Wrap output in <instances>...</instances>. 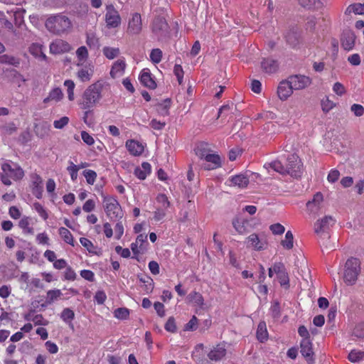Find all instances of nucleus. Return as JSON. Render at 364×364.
Returning a JSON list of instances; mask_svg holds the SVG:
<instances>
[{"mask_svg":"<svg viewBox=\"0 0 364 364\" xmlns=\"http://www.w3.org/2000/svg\"><path fill=\"white\" fill-rule=\"evenodd\" d=\"M102 86L100 83H94L90 85L84 92L82 101L80 104L83 109H88L93 107L101 99Z\"/></svg>","mask_w":364,"mask_h":364,"instance_id":"obj_1","label":"nucleus"},{"mask_svg":"<svg viewBox=\"0 0 364 364\" xmlns=\"http://www.w3.org/2000/svg\"><path fill=\"white\" fill-rule=\"evenodd\" d=\"M70 20L65 16L57 15L48 18L46 21L47 29L55 34H61L71 28Z\"/></svg>","mask_w":364,"mask_h":364,"instance_id":"obj_2","label":"nucleus"},{"mask_svg":"<svg viewBox=\"0 0 364 364\" xmlns=\"http://www.w3.org/2000/svg\"><path fill=\"white\" fill-rule=\"evenodd\" d=\"M360 272V262L355 257L349 258L344 268L343 280L348 285H353L358 279V276Z\"/></svg>","mask_w":364,"mask_h":364,"instance_id":"obj_3","label":"nucleus"},{"mask_svg":"<svg viewBox=\"0 0 364 364\" xmlns=\"http://www.w3.org/2000/svg\"><path fill=\"white\" fill-rule=\"evenodd\" d=\"M104 208L111 220H118L123 217V212L117 200L112 197L104 196Z\"/></svg>","mask_w":364,"mask_h":364,"instance_id":"obj_4","label":"nucleus"},{"mask_svg":"<svg viewBox=\"0 0 364 364\" xmlns=\"http://www.w3.org/2000/svg\"><path fill=\"white\" fill-rule=\"evenodd\" d=\"M287 164L284 166L286 169L285 175H290L291 176L299 178L301 176L303 173V164L296 154H291L287 159Z\"/></svg>","mask_w":364,"mask_h":364,"instance_id":"obj_5","label":"nucleus"},{"mask_svg":"<svg viewBox=\"0 0 364 364\" xmlns=\"http://www.w3.org/2000/svg\"><path fill=\"white\" fill-rule=\"evenodd\" d=\"M151 31L158 41L166 40L169 34V26L165 18L162 16L156 17L151 24Z\"/></svg>","mask_w":364,"mask_h":364,"instance_id":"obj_6","label":"nucleus"},{"mask_svg":"<svg viewBox=\"0 0 364 364\" xmlns=\"http://www.w3.org/2000/svg\"><path fill=\"white\" fill-rule=\"evenodd\" d=\"M1 169L2 173L15 181L21 179L24 176L23 169L16 164L11 165L9 163H4L1 165Z\"/></svg>","mask_w":364,"mask_h":364,"instance_id":"obj_7","label":"nucleus"},{"mask_svg":"<svg viewBox=\"0 0 364 364\" xmlns=\"http://www.w3.org/2000/svg\"><path fill=\"white\" fill-rule=\"evenodd\" d=\"M301 353L308 364H314L315 362V353L313 350L311 340H301L300 342Z\"/></svg>","mask_w":364,"mask_h":364,"instance_id":"obj_8","label":"nucleus"},{"mask_svg":"<svg viewBox=\"0 0 364 364\" xmlns=\"http://www.w3.org/2000/svg\"><path fill=\"white\" fill-rule=\"evenodd\" d=\"M356 36L350 29H345L341 36V44L345 50H352L355 43Z\"/></svg>","mask_w":364,"mask_h":364,"instance_id":"obj_9","label":"nucleus"},{"mask_svg":"<svg viewBox=\"0 0 364 364\" xmlns=\"http://www.w3.org/2000/svg\"><path fill=\"white\" fill-rule=\"evenodd\" d=\"M288 80L293 90H295L304 89L311 83L310 77L301 75H291L289 77Z\"/></svg>","mask_w":364,"mask_h":364,"instance_id":"obj_10","label":"nucleus"},{"mask_svg":"<svg viewBox=\"0 0 364 364\" xmlns=\"http://www.w3.org/2000/svg\"><path fill=\"white\" fill-rule=\"evenodd\" d=\"M107 14L105 16V21L107 26L109 28H116L121 23V18L118 11L114 9L113 5L107 6Z\"/></svg>","mask_w":364,"mask_h":364,"instance_id":"obj_11","label":"nucleus"},{"mask_svg":"<svg viewBox=\"0 0 364 364\" xmlns=\"http://www.w3.org/2000/svg\"><path fill=\"white\" fill-rule=\"evenodd\" d=\"M334 223L335 220L331 216H325L321 220H318L315 223L314 231L316 234L326 232Z\"/></svg>","mask_w":364,"mask_h":364,"instance_id":"obj_12","label":"nucleus"},{"mask_svg":"<svg viewBox=\"0 0 364 364\" xmlns=\"http://www.w3.org/2000/svg\"><path fill=\"white\" fill-rule=\"evenodd\" d=\"M142 28L141 15L138 13L133 14L129 20L127 28V33L132 35L139 34Z\"/></svg>","mask_w":364,"mask_h":364,"instance_id":"obj_13","label":"nucleus"},{"mask_svg":"<svg viewBox=\"0 0 364 364\" xmlns=\"http://www.w3.org/2000/svg\"><path fill=\"white\" fill-rule=\"evenodd\" d=\"M301 31L296 26L289 28L285 35L287 43L291 47H296L300 42Z\"/></svg>","mask_w":364,"mask_h":364,"instance_id":"obj_14","label":"nucleus"},{"mask_svg":"<svg viewBox=\"0 0 364 364\" xmlns=\"http://www.w3.org/2000/svg\"><path fill=\"white\" fill-rule=\"evenodd\" d=\"M289 80H285L279 82L277 87V95L281 100H286L293 92L291 85L289 82Z\"/></svg>","mask_w":364,"mask_h":364,"instance_id":"obj_15","label":"nucleus"},{"mask_svg":"<svg viewBox=\"0 0 364 364\" xmlns=\"http://www.w3.org/2000/svg\"><path fill=\"white\" fill-rule=\"evenodd\" d=\"M71 46L63 40H56L50 45V51L53 54H61L70 51Z\"/></svg>","mask_w":364,"mask_h":364,"instance_id":"obj_16","label":"nucleus"},{"mask_svg":"<svg viewBox=\"0 0 364 364\" xmlns=\"http://www.w3.org/2000/svg\"><path fill=\"white\" fill-rule=\"evenodd\" d=\"M261 68L266 73H274L279 68V63L272 58H263L261 62Z\"/></svg>","mask_w":364,"mask_h":364,"instance_id":"obj_17","label":"nucleus"},{"mask_svg":"<svg viewBox=\"0 0 364 364\" xmlns=\"http://www.w3.org/2000/svg\"><path fill=\"white\" fill-rule=\"evenodd\" d=\"M204 159L208 163L203 165V168L206 170L215 169L221 165L220 158L218 154H209Z\"/></svg>","mask_w":364,"mask_h":364,"instance_id":"obj_18","label":"nucleus"},{"mask_svg":"<svg viewBox=\"0 0 364 364\" xmlns=\"http://www.w3.org/2000/svg\"><path fill=\"white\" fill-rule=\"evenodd\" d=\"M33 178V187H32V193L38 199H41L43 196V188L42 186V178L41 177L35 173L32 176Z\"/></svg>","mask_w":364,"mask_h":364,"instance_id":"obj_19","label":"nucleus"},{"mask_svg":"<svg viewBox=\"0 0 364 364\" xmlns=\"http://www.w3.org/2000/svg\"><path fill=\"white\" fill-rule=\"evenodd\" d=\"M323 201V195L321 192L316 193L311 200L306 203V208L311 213H316L320 208V205Z\"/></svg>","mask_w":364,"mask_h":364,"instance_id":"obj_20","label":"nucleus"},{"mask_svg":"<svg viewBox=\"0 0 364 364\" xmlns=\"http://www.w3.org/2000/svg\"><path fill=\"white\" fill-rule=\"evenodd\" d=\"M196 154L200 159H204L211 151L210 146L205 141H200L196 144L194 149Z\"/></svg>","mask_w":364,"mask_h":364,"instance_id":"obj_21","label":"nucleus"},{"mask_svg":"<svg viewBox=\"0 0 364 364\" xmlns=\"http://www.w3.org/2000/svg\"><path fill=\"white\" fill-rule=\"evenodd\" d=\"M139 80L144 87L151 90L155 89L157 86L154 79L151 77V74L149 72L144 71V70L140 75Z\"/></svg>","mask_w":364,"mask_h":364,"instance_id":"obj_22","label":"nucleus"},{"mask_svg":"<svg viewBox=\"0 0 364 364\" xmlns=\"http://www.w3.org/2000/svg\"><path fill=\"white\" fill-rule=\"evenodd\" d=\"M126 147L130 154L134 156H139L144 151V146L142 144L135 140H128L126 142Z\"/></svg>","mask_w":364,"mask_h":364,"instance_id":"obj_23","label":"nucleus"},{"mask_svg":"<svg viewBox=\"0 0 364 364\" xmlns=\"http://www.w3.org/2000/svg\"><path fill=\"white\" fill-rule=\"evenodd\" d=\"M151 166L148 162H143L141 167H136L134 169V175L140 180H144L147 175L151 173Z\"/></svg>","mask_w":364,"mask_h":364,"instance_id":"obj_24","label":"nucleus"},{"mask_svg":"<svg viewBox=\"0 0 364 364\" xmlns=\"http://www.w3.org/2000/svg\"><path fill=\"white\" fill-rule=\"evenodd\" d=\"M226 355V349L218 345L216 347H215L213 350L210 351V353L208 354V357L211 360L218 361L221 360L225 355Z\"/></svg>","mask_w":364,"mask_h":364,"instance_id":"obj_25","label":"nucleus"},{"mask_svg":"<svg viewBox=\"0 0 364 364\" xmlns=\"http://www.w3.org/2000/svg\"><path fill=\"white\" fill-rule=\"evenodd\" d=\"M247 240H248V242H250V246L257 251H260L266 248V243L262 242L256 233L250 235L247 237Z\"/></svg>","mask_w":364,"mask_h":364,"instance_id":"obj_26","label":"nucleus"},{"mask_svg":"<svg viewBox=\"0 0 364 364\" xmlns=\"http://www.w3.org/2000/svg\"><path fill=\"white\" fill-rule=\"evenodd\" d=\"M137 278L140 281V282L144 283V290L146 293H150L154 289V281L153 279L148 275L139 274H137Z\"/></svg>","mask_w":364,"mask_h":364,"instance_id":"obj_27","label":"nucleus"},{"mask_svg":"<svg viewBox=\"0 0 364 364\" xmlns=\"http://www.w3.org/2000/svg\"><path fill=\"white\" fill-rule=\"evenodd\" d=\"M264 168L267 170L272 168L274 171L278 172L282 175H285L286 169H284V166L279 160H275L270 163L264 164Z\"/></svg>","mask_w":364,"mask_h":364,"instance_id":"obj_28","label":"nucleus"},{"mask_svg":"<svg viewBox=\"0 0 364 364\" xmlns=\"http://www.w3.org/2000/svg\"><path fill=\"white\" fill-rule=\"evenodd\" d=\"M171 99L167 98L162 102L156 105V111L159 115L168 116L169 114V108L171 107Z\"/></svg>","mask_w":364,"mask_h":364,"instance_id":"obj_29","label":"nucleus"},{"mask_svg":"<svg viewBox=\"0 0 364 364\" xmlns=\"http://www.w3.org/2000/svg\"><path fill=\"white\" fill-rule=\"evenodd\" d=\"M257 338L261 343H264L268 338V333L267 331L266 323L264 321L259 322L257 326Z\"/></svg>","mask_w":364,"mask_h":364,"instance_id":"obj_30","label":"nucleus"},{"mask_svg":"<svg viewBox=\"0 0 364 364\" xmlns=\"http://www.w3.org/2000/svg\"><path fill=\"white\" fill-rule=\"evenodd\" d=\"M63 94L61 91V89L59 87H55L49 92L48 96L43 100V102L48 103L51 100L58 102L63 98Z\"/></svg>","mask_w":364,"mask_h":364,"instance_id":"obj_31","label":"nucleus"},{"mask_svg":"<svg viewBox=\"0 0 364 364\" xmlns=\"http://www.w3.org/2000/svg\"><path fill=\"white\" fill-rule=\"evenodd\" d=\"M230 181L240 188L246 187L249 183V178L244 175H236L230 178Z\"/></svg>","mask_w":364,"mask_h":364,"instance_id":"obj_32","label":"nucleus"},{"mask_svg":"<svg viewBox=\"0 0 364 364\" xmlns=\"http://www.w3.org/2000/svg\"><path fill=\"white\" fill-rule=\"evenodd\" d=\"M351 13L355 14H364V3L363 4H352L346 9L345 14L349 15Z\"/></svg>","mask_w":364,"mask_h":364,"instance_id":"obj_33","label":"nucleus"},{"mask_svg":"<svg viewBox=\"0 0 364 364\" xmlns=\"http://www.w3.org/2000/svg\"><path fill=\"white\" fill-rule=\"evenodd\" d=\"M232 225L235 230L240 234H245L247 232L246 227L247 221L241 220L238 218H235L232 220Z\"/></svg>","mask_w":364,"mask_h":364,"instance_id":"obj_34","label":"nucleus"},{"mask_svg":"<svg viewBox=\"0 0 364 364\" xmlns=\"http://www.w3.org/2000/svg\"><path fill=\"white\" fill-rule=\"evenodd\" d=\"M187 298L189 300V301L195 304L196 305L200 306V308H202L204 304L203 297L198 292L193 291L188 294Z\"/></svg>","mask_w":364,"mask_h":364,"instance_id":"obj_35","label":"nucleus"},{"mask_svg":"<svg viewBox=\"0 0 364 364\" xmlns=\"http://www.w3.org/2000/svg\"><path fill=\"white\" fill-rule=\"evenodd\" d=\"M59 234L66 243H68L72 246H74L73 237L71 232L67 228H63V227L60 228H59Z\"/></svg>","mask_w":364,"mask_h":364,"instance_id":"obj_36","label":"nucleus"},{"mask_svg":"<svg viewBox=\"0 0 364 364\" xmlns=\"http://www.w3.org/2000/svg\"><path fill=\"white\" fill-rule=\"evenodd\" d=\"M80 242L81 245L84 247H85L90 253L93 254V255H100V253H98L96 251L97 247L96 246H95L93 245V243L89 239L85 238V237H80Z\"/></svg>","mask_w":364,"mask_h":364,"instance_id":"obj_37","label":"nucleus"},{"mask_svg":"<svg viewBox=\"0 0 364 364\" xmlns=\"http://www.w3.org/2000/svg\"><path fill=\"white\" fill-rule=\"evenodd\" d=\"M126 67L124 61L118 60L116 61L110 70V75L112 77H115L118 73L122 72Z\"/></svg>","mask_w":364,"mask_h":364,"instance_id":"obj_38","label":"nucleus"},{"mask_svg":"<svg viewBox=\"0 0 364 364\" xmlns=\"http://www.w3.org/2000/svg\"><path fill=\"white\" fill-rule=\"evenodd\" d=\"M281 245L287 250H291L294 247V236L292 232L289 230L286 232L285 239L282 240Z\"/></svg>","mask_w":364,"mask_h":364,"instance_id":"obj_39","label":"nucleus"},{"mask_svg":"<svg viewBox=\"0 0 364 364\" xmlns=\"http://www.w3.org/2000/svg\"><path fill=\"white\" fill-rule=\"evenodd\" d=\"M18 226L23 230L25 234H33V228L29 227V218L23 217L21 219L18 223Z\"/></svg>","mask_w":364,"mask_h":364,"instance_id":"obj_40","label":"nucleus"},{"mask_svg":"<svg viewBox=\"0 0 364 364\" xmlns=\"http://www.w3.org/2000/svg\"><path fill=\"white\" fill-rule=\"evenodd\" d=\"M60 317L65 323L71 324L72 327L73 326L71 322L75 318V313L72 309L69 308L64 309Z\"/></svg>","mask_w":364,"mask_h":364,"instance_id":"obj_41","label":"nucleus"},{"mask_svg":"<svg viewBox=\"0 0 364 364\" xmlns=\"http://www.w3.org/2000/svg\"><path fill=\"white\" fill-rule=\"evenodd\" d=\"M277 278L281 285L285 289H289V277L287 270L277 275Z\"/></svg>","mask_w":364,"mask_h":364,"instance_id":"obj_42","label":"nucleus"},{"mask_svg":"<svg viewBox=\"0 0 364 364\" xmlns=\"http://www.w3.org/2000/svg\"><path fill=\"white\" fill-rule=\"evenodd\" d=\"M352 336L358 338H364V321L355 324L353 329Z\"/></svg>","mask_w":364,"mask_h":364,"instance_id":"obj_43","label":"nucleus"},{"mask_svg":"<svg viewBox=\"0 0 364 364\" xmlns=\"http://www.w3.org/2000/svg\"><path fill=\"white\" fill-rule=\"evenodd\" d=\"M348 358L352 363L359 362L364 358V351L353 350L348 354Z\"/></svg>","mask_w":364,"mask_h":364,"instance_id":"obj_44","label":"nucleus"},{"mask_svg":"<svg viewBox=\"0 0 364 364\" xmlns=\"http://www.w3.org/2000/svg\"><path fill=\"white\" fill-rule=\"evenodd\" d=\"M129 309L125 307L117 308L114 311V316L121 320L127 319L129 318Z\"/></svg>","mask_w":364,"mask_h":364,"instance_id":"obj_45","label":"nucleus"},{"mask_svg":"<svg viewBox=\"0 0 364 364\" xmlns=\"http://www.w3.org/2000/svg\"><path fill=\"white\" fill-rule=\"evenodd\" d=\"M61 295H62V293H61L60 290H59V289L49 290L47 292L46 303L48 304H50L55 300H56L58 297H60Z\"/></svg>","mask_w":364,"mask_h":364,"instance_id":"obj_46","label":"nucleus"},{"mask_svg":"<svg viewBox=\"0 0 364 364\" xmlns=\"http://www.w3.org/2000/svg\"><path fill=\"white\" fill-rule=\"evenodd\" d=\"M103 53L108 59H114L119 54V49L110 47H105L103 48Z\"/></svg>","mask_w":364,"mask_h":364,"instance_id":"obj_47","label":"nucleus"},{"mask_svg":"<svg viewBox=\"0 0 364 364\" xmlns=\"http://www.w3.org/2000/svg\"><path fill=\"white\" fill-rule=\"evenodd\" d=\"M151 60L154 63H159L162 58V51L159 48L152 49L150 53Z\"/></svg>","mask_w":364,"mask_h":364,"instance_id":"obj_48","label":"nucleus"},{"mask_svg":"<svg viewBox=\"0 0 364 364\" xmlns=\"http://www.w3.org/2000/svg\"><path fill=\"white\" fill-rule=\"evenodd\" d=\"M83 176L86 178L88 184L92 185L97 178V173L92 170H85L82 172Z\"/></svg>","mask_w":364,"mask_h":364,"instance_id":"obj_49","label":"nucleus"},{"mask_svg":"<svg viewBox=\"0 0 364 364\" xmlns=\"http://www.w3.org/2000/svg\"><path fill=\"white\" fill-rule=\"evenodd\" d=\"M25 12V10H20L15 11L14 14V23L18 27H21L22 24L24 23L23 20V13Z\"/></svg>","mask_w":364,"mask_h":364,"instance_id":"obj_50","label":"nucleus"},{"mask_svg":"<svg viewBox=\"0 0 364 364\" xmlns=\"http://www.w3.org/2000/svg\"><path fill=\"white\" fill-rule=\"evenodd\" d=\"M272 316L274 318H277L281 316L280 304L278 301H274L271 306Z\"/></svg>","mask_w":364,"mask_h":364,"instance_id":"obj_51","label":"nucleus"},{"mask_svg":"<svg viewBox=\"0 0 364 364\" xmlns=\"http://www.w3.org/2000/svg\"><path fill=\"white\" fill-rule=\"evenodd\" d=\"M164 328L168 332L175 333L176 331L177 328L175 323V319L173 316L168 318L166 323H165Z\"/></svg>","mask_w":364,"mask_h":364,"instance_id":"obj_52","label":"nucleus"},{"mask_svg":"<svg viewBox=\"0 0 364 364\" xmlns=\"http://www.w3.org/2000/svg\"><path fill=\"white\" fill-rule=\"evenodd\" d=\"M69 164L67 170L70 175L72 181H75L77 178L78 168H77L76 165L73 161H69Z\"/></svg>","mask_w":364,"mask_h":364,"instance_id":"obj_53","label":"nucleus"},{"mask_svg":"<svg viewBox=\"0 0 364 364\" xmlns=\"http://www.w3.org/2000/svg\"><path fill=\"white\" fill-rule=\"evenodd\" d=\"M335 104L328 97L321 100V108L323 112L327 113L333 108Z\"/></svg>","mask_w":364,"mask_h":364,"instance_id":"obj_54","label":"nucleus"},{"mask_svg":"<svg viewBox=\"0 0 364 364\" xmlns=\"http://www.w3.org/2000/svg\"><path fill=\"white\" fill-rule=\"evenodd\" d=\"M198 326V318L196 316H193L191 320L186 324L184 327L185 331H195Z\"/></svg>","mask_w":364,"mask_h":364,"instance_id":"obj_55","label":"nucleus"},{"mask_svg":"<svg viewBox=\"0 0 364 364\" xmlns=\"http://www.w3.org/2000/svg\"><path fill=\"white\" fill-rule=\"evenodd\" d=\"M1 63H9L15 66H18L20 63L19 60L13 57L4 55L1 57Z\"/></svg>","mask_w":364,"mask_h":364,"instance_id":"obj_56","label":"nucleus"},{"mask_svg":"<svg viewBox=\"0 0 364 364\" xmlns=\"http://www.w3.org/2000/svg\"><path fill=\"white\" fill-rule=\"evenodd\" d=\"M270 230L274 235H282L284 232L285 228L280 223H274L269 227Z\"/></svg>","mask_w":364,"mask_h":364,"instance_id":"obj_57","label":"nucleus"},{"mask_svg":"<svg viewBox=\"0 0 364 364\" xmlns=\"http://www.w3.org/2000/svg\"><path fill=\"white\" fill-rule=\"evenodd\" d=\"M86 43L90 48L99 47V39L94 34L87 35Z\"/></svg>","mask_w":364,"mask_h":364,"instance_id":"obj_58","label":"nucleus"},{"mask_svg":"<svg viewBox=\"0 0 364 364\" xmlns=\"http://www.w3.org/2000/svg\"><path fill=\"white\" fill-rule=\"evenodd\" d=\"M92 115H93V112L90 109H88L84 113L83 121L88 126H91L94 124V119H93Z\"/></svg>","mask_w":364,"mask_h":364,"instance_id":"obj_59","label":"nucleus"},{"mask_svg":"<svg viewBox=\"0 0 364 364\" xmlns=\"http://www.w3.org/2000/svg\"><path fill=\"white\" fill-rule=\"evenodd\" d=\"M156 200L157 202L161 204V208L164 209H167L170 205V203L168 200V198L165 194L158 195V196L156 197Z\"/></svg>","mask_w":364,"mask_h":364,"instance_id":"obj_60","label":"nucleus"},{"mask_svg":"<svg viewBox=\"0 0 364 364\" xmlns=\"http://www.w3.org/2000/svg\"><path fill=\"white\" fill-rule=\"evenodd\" d=\"M33 207L35 210L38 212V213L44 219L47 220L48 218V215L46 210L43 208V207L39 203H34Z\"/></svg>","mask_w":364,"mask_h":364,"instance_id":"obj_61","label":"nucleus"},{"mask_svg":"<svg viewBox=\"0 0 364 364\" xmlns=\"http://www.w3.org/2000/svg\"><path fill=\"white\" fill-rule=\"evenodd\" d=\"M76 54L80 60H85L88 56V52L85 46L78 48Z\"/></svg>","mask_w":364,"mask_h":364,"instance_id":"obj_62","label":"nucleus"},{"mask_svg":"<svg viewBox=\"0 0 364 364\" xmlns=\"http://www.w3.org/2000/svg\"><path fill=\"white\" fill-rule=\"evenodd\" d=\"M68 122L69 118L68 117H63L60 119L54 121L53 125L56 129H63L68 124Z\"/></svg>","mask_w":364,"mask_h":364,"instance_id":"obj_63","label":"nucleus"},{"mask_svg":"<svg viewBox=\"0 0 364 364\" xmlns=\"http://www.w3.org/2000/svg\"><path fill=\"white\" fill-rule=\"evenodd\" d=\"M350 110L356 117H360L364 114V107L358 104H353L350 107Z\"/></svg>","mask_w":364,"mask_h":364,"instance_id":"obj_64","label":"nucleus"}]
</instances>
